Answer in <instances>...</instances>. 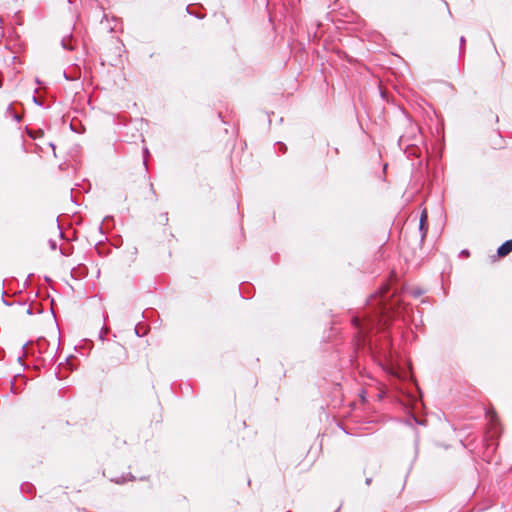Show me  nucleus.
<instances>
[{"mask_svg":"<svg viewBox=\"0 0 512 512\" xmlns=\"http://www.w3.org/2000/svg\"><path fill=\"white\" fill-rule=\"evenodd\" d=\"M369 311L363 318L353 317L352 324L358 329L359 341H364L366 332L374 329L388 327L390 321L398 313L400 300L396 298V292L390 291L389 284H383L367 300Z\"/></svg>","mask_w":512,"mask_h":512,"instance_id":"f257e3e1","label":"nucleus"},{"mask_svg":"<svg viewBox=\"0 0 512 512\" xmlns=\"http://www.w3.org/2000/svg\"><path fill=\"white\" fill-rule=\"evenodd\" d=\"M55 355V345L48 342L44 337H39L34 341V371L52 364Z\"/></svg>","mask_w":512,"mask_h":512,"instance_id":"f03ea898","label":"nucleus"},{"mask_svg":"<svg viewBox=\"0 0 512 512\" xmlns=\"http://www.w3.org/2000/svg\"><path fill=\"white\" fill-rule=\"evenodd\" d=\"M44 131L42 129L34 130V153L39 154L41 157H45L49 153L54 158L56 155V146L52 140L43 141Z\"/></svg>","mask_w":512,"mask_h":512,"instance_id":"7ed1b4c3","label":"nucleus"},{"mask_svg":"<svg viewBox=\"0 0 512 512\" xmlns=\"http://www.w3.org/2000/svg\"><path fill=\"white\" fill-rule=\"evenodd\" d=\"M419 128L415 125H410L409 131L400 136L398 144L400 147L406 145V147H414L421 140V136L418 134Z\"/></svg>","mask_w":512,"mask_h":512,"instance_id":"20e7f679","label":"nucleus"},{"mask_svg":"<svg viewBox=\"0 0 512 512\" xmlns=\"http://www.w3.org/2000/svg\"><path fill=\"white\" fill-rule=\"evenodd\" d=\"M428 214L426 209H424L421 213L420 220H419V231H420V242L422 243L427 235L428 232Z\"/></svg>","mask_w":512,"mask_h":512,"instance_id":"39448f33","label":"nucleus"},{"mask_svg":"<svg viewBox=\"0 0 512 512\" xmlns=\"http://www.w3.org/2000/svg\"><path fill=\"white\" fill-rule=\"evenodd\" d=\"M512 252V239L506 240L497 249V255L499 257H505Z\"/></svg>","mask_w":512,"mask_h":512,"instance_id":"423d86ee","label":"nucleus"},{"mask_svg":"<svg viewBox=\"0 0 512 512\" xmlns=\"http://www.w3.org/2000/svg\"><path fill=\"white\" fill-rule=\"evenodd\" d=\"M73 41H74L73 35H72V33H69V34L63 36V38L61 40V46L65 50L73 51L75 49V46L73 45Z\"/></svg>","mask_w":512,"mask_h":512,"instance_id":"0eeeda50","label":"nucleus"},{"mask_svg":"<svg viewBox=\"0 0 512 512\" xmlns=\"http://www.w3.org/2000/svg\"><path fill=\"white\" fill-rule=\"evenodd\" d=\"M135 479V476H133L131 473H129L126 476L124 475H121L120 477H116V478H112L111 481L116 483V484H124L127 480H134Z\"/></svg>","mask_w":512,"mask_h":512,"instance_id":"6e6552de","label":"nucleus"},{"mask_svg":"<svg viewBox=\"0 0 512 512\" xmlns=\"http://www.w3.org/2000/svg\"><path fill=\"white\" fill-rule=\"evenodd\" d=\"M134 332L138 337H143L147 333V329L145 327H140L139 324H137L134 328Z\"/></svg>","mask_w":512,"mask_h":512,"instance_id":"1a4fd4ad","label":"nucleus"},{"mask_svg":"<svg viewBox=\"0 0 512 512\" xmlns=\"http://www.w3.org/2000/svg\"><path fill=\"white\" fill-rule=\"evenodd\" d=\"M33 101H34V104L40 106V107H43V108H49L50 107V104L49 103H45L40 97H37L34 95V98H33Z\"/></svg>","mask_w":512,"mask_h":512,"instance_id":"9d476101","label":"nucleus"},{"mask_svg":"<svg viewBox=\"0 0 512 512\" xmlns=\"http://www.w3.org/2000/svg\"><path fill=\"white\" fill-rule=\"evenodd\" d=\"M459 42H460L459 43V55L462 56L465 52V44H466L465 37L461 36Z\"/></svg>","mask_w":512,"mask_h":512,"instance_id":"9b49d317","label":"nucleus"},{"mask_svg":"<svg viewBox=\"0 0 512 512\" xmlns=\"http://www.w3.org/2000/svg\"><path fill=\"white\" fill-rule=\"evenodd\" d=\"M7 114L9 116L13 117L16 121H20V119H21V116L18 113L13 111V108L11 105L7 108Z\"/></svg>","mask_w":512,"mask_h":512,"instance_id":"f8f14e48","label":"nucleus"},{"mask_svg":"<svg viewBox=\"0 0 512 512\" xmlns=\"http://www.w3.org/2000/svg\"><path fill=\"white\" fill-rule=\"evenodd\" d=\"M23 380H24V378L22 376H16L14 378V381L12 382V389L14 390L15 393L17 392L18 384L20 382H22Z\"/></svg>","mask_w":512,"mask_h":512,"instance_id":"ddd939ff","label":"nucleus"},{"mask_svg":"<svg viewBox=\"0 0 512 512\" xmlns=\"http://www.w3.org/2000/svg\"><path fill=\"white\" fill-rule=\"evenodd\" d=\"M186 11L188 14L198 18V19H203L204 18V15L203 14H199L198 12H195V11H191L190 10V6H187L186 7Z\"/></svg>","mask_w":512,"mask_h":512,"instance_id":"4468645a","label":"nucleus"},{"mask_svg":"<svg viewBox=\"0 0 512 512\" xmlns=\"http://www.w3.org/2000/svg\"><path fill=\"white\" fill-rule=\"evenodd\" d=\"M486 416L490 419L492 423H495L497 421V415L495 411H488Z\"/></svg>","mask_w":512,"mask_h":512,"instance_id":"2eb2a0df","label":"nucleus"},{"mask_svg":"<svg viewBox=\"0 0 512 512\" xmlns=\"http://www.w3.org/2000/svg\"><path fill=\"white\" fill-rule=\"evenodd\" d=\"M143 156H144L143 165H144L145 169H147V157L149 156V150L147 147H145L143 149Z\"/></svg>","mask_w":512,"mask_h":512,"instance_id":"dca6fc26","label":"nucleus"},{"mask_svg":"<svg viewBox=\"0 0 512 512\" xmlns=\"http://www.w3.org/2000/svg\"><path fill=\"white\" fill-rule=\"evenodd\" d=\"M277 145H278V147H279V151H281L282 153H285V152H286L287 147H286V145H285L284 143H282V142H278V143H277Z\"/></svg>","mask_w":512,"mask_h":512,"instance_id":"f3484780","label":"nucleus"},{"mask_svg":"<svg viewBox=\"0 0 512 512\" xmlns=\"http://www.w3.org/2000/svg\"><path fill=\"white\" fill-rule=\"evenodd\" d=\"M160 217L162 218V221L164 222V224H167V222H168V213L167 212L162 213L160 215Z\"/></svg>","mask_w":512,"mask_h":512,"instance_id":"a211bd4d","label":"nucleus"},{"mask_svg":"<svg viewBox=\"0 0 512 512\" xmlns=\"http://www.w3.org/2000/svg\"><path fill=\"white\" fill-rule=\"evenodd\" d=\"M49 245L52 250H55L57 247L56 241H54V240H49Z\"/></svg>","mask_w":512,"mask_h":512,"instance_id":"6ab92c4d","label":"nucleus"},{"mask_svg":"<svg viewBox=\"0 0 512 512\" xmlns=\"http://www.w3.org/2000/svg\"><path fill=\"white\" fill-rule=\"evenodd\" d=\"M469 250L467 249H463L461 252H460V255H464V256H469Z\"/></svg>","mask_w":512,"mask_h":512,"instance_id":"aec40b11","label":"nucleus"},{"mask_svg":"<svg viewBox=\"0 0 512 512\" xmlns=\"http://www.w3.org/2000/svg\"><path fill=\"white\" fill-rule=\"evenodd\" d=\"M107 330H108V329H107V328H105V327H103V328H102V331H101L100 336H99V337H100V339H103V333H107Z\"/></svg>","mask_w":512,"mask_h":512,"instance_id":"412c9836","label":"nucleus"},{"mask_svg":"<svg viewBox=\"0 0 512 512\" xmlns=\"http://www.w3.org/2000/svg\"><path fill=\"white\" fill-rule=\"evenodd\" d=\"M26 132H27V135L32 138V130L29 129L28 127H26Z\"/></svg>","mask_w":512,"mask_h":512,"instance_id":"4be33fe9","label":"nucleus"},{"mask_svg":"<svg viewBox=\"0 0 512 512\" xmlns=\"http://www.w3.org/2000/svg\"><path fill=\"white\" fill-rule=\"evenodd\" d=\"M421 294H422V291H420V290H419V291H413V295H414L415 297H418V296H420Z\"/></svg>","mask_w":512,"mask_h":512,"instance_id":"5701e85b","label":"nucleus"},{"mask_svg":"<svg viewBox=\"0 0 512 512\" xmlns=\"http://www.w3.org/2000/svg\"><path fill=\"white\" fill-rule=\"evenodd\" d=\"M371 482H372V478H371V477L366 478L365 483H366L367 485H370V484H371Z\"/></svg>","mask_w":512,"mask_h":512,"instance_id":"b1692460","label":"nucleus"},{"mask_svg":"<svg viewBox=\"0 0 512 512\" xmlns=\"http://www.w3.org/2000/svg\"><path fill=\"white\" fill-rule=\"evenodd\" d=\"M27 313L32 314V304H30L29 307L27 308Z\"/></svg>","mask_w":512,"mask_h":512,"instance_id":"393cba45","label":"nucleus"},{"mask_svg":"<svg viewBox=\"0 0 512 512\" xmlns=\"http://www.w3.org/2000/svg\"><path fill=\"white\" fill-rule=\"evenodd\" d=\"M56 225H57V229L59 230V234H60V236L62 237V236H63V232L60 230L59 225H58V224H56Z\"/></svg>","mask_w":512,"mask_h":512,"instance_id":"a878e982","label":"nucleus"},{"mask_svg":"<svg viewBox=\"0 0 512 512\" xmlns=\"http://www.w3.org/2000/svg\"><path fill=\"white\" fill-rule=\"evenodd\" d=\"M416 422L420 425H422L423 423L421 421H418L416 418H415Z\"/></svg>","mask_w":512,"mask_h":512,"instance_id":"bb28decb","label":"nucleus"}]
</instances>
